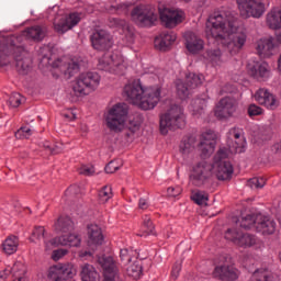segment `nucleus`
Wrapping results in <instances>:
<instances>
[{"label": "nucleus", "mask_w": 281, "mask_h": 281, "mask_svg": "<svg viewBox=\"0 0 281 281\" xmlns=\"http://www.w3.org/2000/svg\"><path fill=\"white\" fill-rule=\"evenodd\" d=\"M97 87H100V75L97 72H83L72 82V91L77 98L89 95Z\"/></svg>", "instance_id": "obj_6"}, {"label": "nucleus", "mask_w": 281, "mask_h": 281, "mask_svg": "<svg viewBox=\"0 0 281 281\" xmlns=\"http://www.w3.org/2000/svg\"><path fill=\"white\" fill-rule=\"evenodd\" d=\"M10 273H13L14 278L19 281V278H25V266L21 261L15 262L11 270L5 269L0 272V279L5 280Z\"/></svg>", "instance_id": "obj_32"}, {"label": "nucleus", "mask_w": 281, "mask_h": 281, "mask_svg": "<svg viewBox=\"0 0 281 281\" xmlns=\"http://www.w3.org/2000/svg\"><path fill=\"white\" fill-rule=\"evenodd\" d=\"M203 80H205L203 75H196L194 72H190L186 77V82L189 89H196V87H201V85H203Z\"/></svg>", "instance_id": "obj_37"}, {"label": "nucleus", "mask_w": 281, "mask_h": 281, "mask_svg": "<svg viewBox=\"0 0 281 281\" xmlns=\"http://www.w3.org/2000/svg\"><path fill=\"white\" fill-rule=\"evenodd\" d=\"M238 109V102L229 97H225L217 103L214 115L217 120H229L236 113Z\"/></svg>", "instance_id": "obj_14"}, {"label": "nucleus", "mask_w": 281, "mask_h": 281, "mask_svg": "<svg viewBox=\"0 0 281 281\" xmlns=\"http://www.w3.org/2000/svg\"><path fill=\"white\" fill-rule=\"evenodd\" d=\"M257 54L260 58H271L273 52H276V44L273 43V37H261L257 41Z\"/></svg>", "instance_id": "obj_23"}, {"label": "nucleus", "mask_w": 281, "mask_h": 281, "mask_svg": "<svg viewBox=\"0 0 281 281\" xmlns=\"http://www.w3.org/2000/svg\"><path fill=\"white\" fill-rule=\"evenodd\" d=\"M138 207H139V210H148V207H149L148 200L140 198L138 200Z\"/></svg>", "instance_id": "obj_64"}, {"label": "nucleus", "mask_w": 281, "mask_h": 281, "mask_svg": "<svg viewBox=\"0 0 281 281\" xmlns=\"http://www.w3.org/2000/svg\"><path fill=\"white\" fill-rule=\"evenodd\" d=\"M55 229L58 233L67 234L74 231V222L68 216H61L55 223Z\"/></svg>", "instance_id": "obj_35"}, {"label": "nucleus", "mask_w": 281, "mask_h": 281, "mask_svg": "<svg viewBox=\"0 0 281 281\" xmlns=\"http://www.w3.org/2000/svg\"><path fill=\"white\" fill-rule=\"evenodd\" d=\"M103 120L112 133H122L126 126L131 133H137L143 122L139 114L128 117V104L126 103H116L109 108L103 115Z\"/></svg>", "instance_id": "obj_3"}, {"label": "nucleus", "mask_w": 281, "mask_h": 281, "mask_svg": "<svg viewBox=\"0 0 281 281\" xmlns=\"http://www.w3.org/2000/svg\"><path fill=\"white\" fill-rule=\"evenodd\" d=\"M195 146H196L195 137L184 138L180 144V153H182V155H190V153L194 150Z\"/></svg>", "instance_id": "obj_40"}, {"label": "nucleus", "mask_w": 281, "mask_h": 281, "mask_svg": "<svg viewBox=\"0 0 281 281\" xmlns=\"http://www.w3.org/2000/svg\"><path fill=\"white\" fill-rule=\"evenodd\" d=\"M79 258H83V260H91V258H93V252L81 250L79 251Z\"/></svg>", "instance_id": "obj_63"}, {"label": "nucleus", "mask_w": 281, "mask_h": 281, "mask_svg": "<svg viewBox=\"0 0 281 281\" xmlns=\"http://www.w3.org/2000/svg\"><path fill=\"white\" fill-rule=\"evenodd\" d=\"M256 229L261 234H276V222L262 214H257Z\"/></svg>", "instance_id": "obj_28"}, {"label": "nucleus", "mask_w": 281, "mask_h": 281, "mask_svg": "<svg viewBox=\"0 0 281 281\" xmlns=\"http://www.w3.org/2000/svg\"><path fill=\"white\" fill-rule=\"evenodd\" d=\"M113 199V189L110 186L103 187L99 191V202L109 203V200Z\"/></svg>", "instance_id": "obj_49"}, {"label": "nucleus", "mask_w": 281, "mask_h": 281, "mask_svg": "<svg viewBox=\"0 0 281 281\" xmlns=\"http://www.w3.org/2000/svg\"><path fill=\"white\" fill-rule=\"evenodd\" d=\"M254 98L258 104L266 106V109H278V99H276V95L270 93V91L266 88H259Z\"/></svg>", "instance_id": "obj_21"}, {"label": "nucleus", "mask_w": 281, "mask_h": 281, "mask_svg": "<svg viewBox=\"0 0 281 281\" xmlns=\"http://www.w3.org/2000/svg\"><path fill=\"white\" fill-rule=\"evenodd\" d=\"M229 157V150L223 147L220 148L216 155L214 156L213 164V175L218 179V181H228L234 175V167L232 162L227 160Z\"/></svg>", "instance_id": "obj_5"}, {"label": "nucleus", "mask_w": 281, "mask_h": 281, "mask_svg": "<svg viewBox=\"0 0 281 281\" xmlns=\"http://www.w3.org/2000/svg\"><path fill=\"white\" fill-rule=\"evenodd\" d=\"M110 27H119L123 30V41L125 45L131 46L135 43V29L128 26L126 21L117 18H110Z\"/></svg>", "instance_id": "obj_20"}, {"label": "nucleus", "mask_w": 281, "mask_h": 281, "mask_svg": "<svg viewBox=\"0 0 281 281\" xmlns=\"http://www.w3.org/2000/svg\"><path fill=\"white\" fill-rule=\"evenodd\" d=\"M222 56L223 53L221 52V48H210L206 50V58L207 60L212 61L213 65H218Z\"/></svg>", "instance_id": "obj_47"}, {"label": "nucleus", "mask_w": 281, "mask_h": 281, "mask_svg": "<svg viewBox=\"0 0 281 281\" xmlns=\"http://www.w3.org/2000/svg\"><path fill=\"white\" fill-rule=\"evenodd\" d=\"M88 245L90 247H100L104 243V234L98 224H89L87 226Z\"/></svg>", "instance_id": "obj_24"}, {"label": "nucleus", "mask_w": 281, "mask_h": 281, "mask_svg": "<svg viewBox=\"0 0 281 281\" xmlns=\"http://www.w3.org/2000/svg\"><path fill=\"white\" fill-rule=\"evenodd\" d=\"M167 194L168 196H179V194H181V187H169Z\"/></svg>", "instance_id": "obj_61"}, {"label": "nucleus", "mask_w": 281, "mask_h": 281, "mask_svg": "<svg viewBox=\"0 0 281 281\" xmlns=\"http://www.w3.org/2000/svg\"><path fill=\"white\" fill-rule=\"evenodd\" d=\"M67 254H69V250L61 248V249H57L54 250L52 254V258L53 260H55V262H58V260H60V258H65V256H67Z\"/></svg>", "instance_id": "obj_57"}, {"label": "nucleus", "mask_w": 281, "mask_h": 281, "mask_svg": "<svg viewBox=\"0 0 281 281\" xmlns=\"http://www.w3.org/2000/svg\"><path fill=\"white\" fill-rule=\"evenodd\" d=\"M124 93L127 102L142 109V111H153L161 100V88L159 86H145L140 80L125 85Z\"/></svg>", "instance_id": "obj_2"}, {"label": "nucleus", "mask_w": 281, "mask_h": 281, "mask_svg": "<svg viewBox=\"0 0 281 281\" xmlns=\"http://www.w3.org/2000/svg\"><path fill=\"white\" fill-rule=\"evenodd\" d=\"M186 126V114L181 105H171L167 113L160 115V133L168 135V131H177Z\"/></svg>", "instance_id": "obj_4"}, {"label": "nucleus", "mask_w": 281, "mask_h": 281, "mask_svg": "<svg viewBox=\"0 0 281 281\" xmlns=\"http://www.w3.org/2000/svg\"><path fill=\"white\" fill-rule=\"evenodd\" d=\"M61 269V277L65 280H69V278H74L76 276V268L71 263H59Z\"/></svg>", "instance_id": "obj_48"}, {"label": "nucleus", "mask_w": 281, "mask_h": 281, "mask_svg": "<svg viewBox=\"0 0 281 281\" xmlns=\"http://www.w3.org/2000/svg\"><path fill=\"white\" fill-rule=\"evenodd\" d=\"M80 276L82 281H100V273L89 263L81 266Z\"/></svg>", "instance_id": "obj_34"}, {"label": "nucleus", "mask_w": 281, "mask_h": 281, "mask_svg": "<svg viewBox=\"0 0 281 281\" xmlns=\"http://www.w3.org/2000/svg\"><path fill=\"white\" fill-rule=\"evenodd\" d=\"M225 238L226 240H231V243H234V245H236L237 247H243L244 249L260 245V239H258L256 236L248 233H243L237 228L227 229L225 233Z\"/></svg>", "instance_id": "obj_10"}, {"label": "nucleus", "mask_w": 281, "mask_h": 281, "mask_svg": "<svg viewBox=\"0 0 281 281\" xmlns=\"http://www.w3.org/2000/svg\"><path fill=\"white\" fill-rule=\"evenodd\" d=\"M191 199L196 205H207L210 195L205 191H195L192 193Z\"/></svg>", "instance_id": "obj_45"}, {"label": "nucleus", "mask_w": 281, "mask_h": 281, "mask_svg": "<svg viewBox=\"0 0 281 281\" xmlns=\"http://www.w3.org/2000/svg\"><path fill=\"white\" fill-rule=\"evenodd\" d=\"M258 215H247L241 218L240 221V227L244 229H256V225H258Z\"/></svg>", "instance_id": "obj_46"}, {"label": "nucleus", "mask_w": 281, "mask_h": 281, "mask_svg": "<svg viewBox=\"0 0 281 281\" xmlns=\"http://www.w3.org/2000/svg\"><path fill=\"white\" fill-rule=\"evenodd\" d=\"M213 276L223 281H234L238 280L240 272L233 266H217L213 272Z\"/></svg>", "instance_id": "obj_26"}, {"label": "nucleus", "mask_w": 281, "mask_h": 281, "mask_svg": "<svg viewBox=\"0 0 281 281\" xmlns=\"http://www.w3.org/2000/svg\"><path fill=\"white\" fill-rule=\"evenodd\" d=\"M91 43L92 47L99 52L110 49V47L113 46V40L111 38V35L104 30L95 31L91 35Z\"/></svg>", "instance_id": "obj_19"}, {"label": "nucleus", "mask_w": 281, "mask_h": 281, "mask_svg": "<svg viewBox=\"0 0 281 281\" xmlns=\"http://www.w3.org/2000/svg\"><path fill=\"white\" fill-rule=\"evenodd\" d=\"M48 278L52 281H64L63 271L60 269V263L49 268Z\"/></svg>", "instance_id": "obj_50"}, {"label": "nucleus", "mask_w": 281, "mask_h": 281, "mask_svg": "<svg viewBox=\"0 0 281 281\" xmlns=\"http://www.w3.org/2000/svg\"><path fill=\"white\" fill-rule=\"evenodd\" d=\"M266 25L270 30H281V10L274 8L266 14Z\"/></svg>", "instance_id": "obj_31"}, {"label": "nucleus", "mask_w": 281, "mask_h": 281, "mask_svg": "<svg viewBox=\"0 0 281 281\" xmlns=\"http://www.w3.org/2000/svg\"><path fill=\"white\" fill-rule=\"evenodd\" d=\"M184 45L190 54H199L205 47V42L193 32L184 33Z\"/></svg>", "instance_id": "obj_25"}, {"label": "nucleus", "mask_w": 281, "mask_h": 281, "mask_svg": "<svg viewBox=\"0 0 281 281\" xmlns=\"http://www.w3.org/2000/svg\"><path fill=\"white\" fill-rule=\"evenodd\" d=\"M241 19H261L267 12L265 0H236Z\"/></svg>", "instance_id": "obj_8"}, {"label": "nucleus", "mask_w": 281, "mask_h": 281, "mask_svg": "<svg viewBox=\"0 0 281 281\" xmlns=\"http://www.w3.org/2000/svg\"><path fill=\"white\" fill-rule=\"evenodd\" d=\"M79 175H85V177H91L95 175V167L83 165L79 169Z\"/></svg>", "instance_id": "obj_56"}, {"label": "nucleus", "mask_w": 281, "mask_h": 281, "mask_svg": "<svg viewBox=\"0 0 281 281\" xmlns=\"http://www.w3.org/2000/svg\"><path fill=\"white\" fill-rule=\"evenodd\" d=\"M53 67L60 68V72L65 76H68V78H71V76L78 74L80 71V65L78 61L70 60L67 65H63V61L60 59H57L53 63Z\"/></svg>", "instance_id": "obj_29"}, {"label": "nucleus", "mask_w": 281, "mask_h": 281, "mask_svg": "<svg viewBox=\"0 0 281 281\" xmlns=\"http://www.w3.org/2000/svg\"><path fill=\"white\" fill-rule=\"evenodd\" d=\"M175 41H177V34L175 32H164L155 38L154 45L159 52H167Z\"/></svg>", "instance_id": "obj_27"}, {"label": "nucleus", "mask_w": 281, "mask_h": 281, "mask_svg": "<svg viewBox=\"0 0 281 281\" xmlns=\"http://www.w3.org/2000/svg\"><path fill=\"white\" fill-rule=\"evenodd\" d=\"M80 236L76 234L61 235L55 238H49L47 235L44 238V250L53 251L56 247H80Z\"/></svg>", "instance_id": "obj_11"}, {"label": "nucleus", "mask_w": 281, "mask_h": 281, "mask_svg": "<svg viewBox=\"0 0 281 281\" xmlns=\"http://www.w3.org/2000/svg\"><path fill=\"white\" fill-rule=\"evenodd\" d=\"M160 20L165 26L172 30V27H177V25L186 21V12L179 9H165L160 13Z\"/></svg>", "instance_id": "obj_15"}, {"label": "nucleus", "mask_w": 281, "mask_h": 281, "mask_svg": "<svg viewBox=\"0 0 281 281\" xmlns=\"http://www.w3.org/2000/svg\"><path fill=\"white\" fill-rule=\"evenodd\" d=\"M134 23H137L139 27H150L157 21V14L150 8L139 5L134 8L131 13Z\"/></svg>", "instance_id": "obj_12"}, {"label": "nucleus", "mask_w": 281, "mask_h": 281, "mask_svg": "<svg viewBox=\"0 0 281 281\" xmlns=\"http://www.w3.org/2000/svg\"><path fill=\"white\" fill-rule=\"evenodd\" d=\"M19 249V237L16 236H9L3 243H2V250L7 256H12V254H16V250Z\"/></svg>", "instance_id": "obj_36"}, {"label": "nucleus", "mask_w": 281, "mask_h": 281, "mask_svg": "<svg viewBox=\"0 0 281 281\" xmlns=\"http://www.w3.org/2000/svg\"><path fill=\"white\" fill-rule=\"evenodd\" d=\"M80 194V187L74 184L66 190V196H76Z\"/></svg>", "instance_id": "obj_60"}, {"label": "nucleus", "mask_w": 281, "mask_h": 281, "mask_svg": "<svg viewBox=\"0 0 281 281\" xmlns=\"http://www.w3.org/2000/svg\"><path fill=\"white\" fill-rule=\"evenodd\" d=\"M34 131L30 126H22L15 132L16 139H30Z\"/></svg>", "instance_id": "obj_54"}, {"label": "nucleus", "mask_w": 281, "mask_h": 281, "mask_svg": "<svg viewBox=\"0 0 281 281\" xmlns=\"http://www.w3.org/2000/svg\"><path fill=\"white\" fill-rule=\"evenodd\" d=\"M143 229L144 234H138V236H148L149 234H153V232H155V225H153V221L148 215H145L143 217Z\"/></svg>", "instance_id": "obj_51"}, {"label": "nucleus", "mask_w": 281, "mask_h": 281, "mask_svg": "<svg viewBox=\"0 0 281 281\" xmlns=\"http://www.w3.org/2000/svg\"><path fill=\"white\" fill-rule=\"evenodd\" d=\"M248 115L250 117H254L256 115H262V108L256 105V104H251L248 108Z\"/></svg>", "instance_id": "obj_58"}, {"label": "nucleus", "mask_w": 281, "mask_h": 281, "mask_svg": "<svg viewBox=\"0 0 281 281\" xmlns=\"http://www.w3.org/2000/svg\"><path fill=\"white\" fill-rule=\"evenodd\" d=\"M98 262L103 269V281H115V279L117 278V265H115V260H113V257H98Z\"/></svg>", "instance_id": "obj_17"}, {"label": "nucleus", "mask_w": 281, "mask_h": 281, "mask_svg": "<svg viewBox=\"0 0 281 281\" xmlns=\"http://www.w3.org/2000/svg\"><path fill=\"white\" fill-rule=\"evenodd\" d=\"M176 87H177V94L180 98V100H186L190 95V86H188V82H183V80L178 79L176 81Z\"/></svg>", "instance_id": "obj_41"}, {"label": "nucleus", "mask_w": 281, "mask_h": 281, "mask_svg": "<svg viewBox=\"0 0 281 281\" xmlns=\"http://www.w3.org/2000/svg\"><path fill=\"white\" fill-rule=\"evenodd\" d=\"M98 67L99 69H101V71H110V74H116L117 76H122V74L126 71L128 63L120 53H105L99 59Z\"/></svg>", "instance_id": "obj_7"}, {"label": "nucleus", "mask_w": 281, "mask_h": 281, "mask_svg": "<svg viewBox=\"0 0 281 281\" xmlns=\"http://www.w3.org/2000/svg\"><path fill=\"white\" fill-rule=\"evenodd\" d=\"M209 97L204 95L202 98H198L191 102V106L193 109V114L198 115L203 113V110L207 106Z\"/></svg>", "instance_id": "obj_39"}, {"label": "nucleus", "mask_w": 281, "mask_h": 281, "mask_svg": "<svg viewBox=\"0 0 281 281\" xmlns=\"http://www.w3.org/2000/svg\"><path fill=\"white\" fill-rule=\"evenodd\" d=\"M82 14L78 12H72L66 16L57 14L54 19V29L58 34H65L69 30H74L78 23H80Z\"/></svg>", "instance_id": "obj_13"}, {"label": "nucleus", "mask_w": 281, "mask_h": 281, "mask_svg": "<svg viewBox=\"0 0 281 281\" xmlns=\"http://www.w3.org/2000/svg\"><path fill=\"white\" fill-rule=\"evenodd\" d=\"M214 166L207 161L198 162L190 175L189 181L195 188H203L214 177Z\"/></svg>", "instance_id": "obj_9"}, {"label": "nucleus", "mask_w": 281, "mask_h": 281, "mask_svg": "<svg viewBox=\"0 0 281 281\" xmlns=\"http://www.w3.org/2000/svg\"><path fill=\"white\" fill-rule=\"evenodd\" d=\"M206 38L221 43L229 54H238L247 43V30L238 21L227 19L221 13H213L205 24Z\"/></svg>", "instance_id": "obj_1"}, {"label": "nucleus", "mask_w": 281, "mask_h": 281, "mask_svg": "<svg viewBox=\"0 0 281 281\" xmlns=\"http://www.w3.org/2000/svg\"><path fill=\"white\" fill-rule=\"evenodd\" d=\"M248 74L255 80H269L271 78V67L267 61H258L248 67Z\"/></svg>", "instance_id": "obj_22"}, {"label": "nucleus", "mask_w": 281, "mask_h": 281, "mask_svg": "<svg viewBox=\"0 0 281 281\" xmlns=\"http://www.w3.org/2000/svg\"><path fill=\"white\" fill-rule=\"evenodd\" d=\"M216 148V133L214 131H206L202 134V139L199 144L201 157L204 159L210 157Z\"/></svg>", "instance_id": "obj_16"}, {"label": "nucleus", "mask_w": 281, "mask_h": 281, "mask_svg": "<svg viewBox=\"0 0 281 281\" xmlns=\"http://www.w3.org/2000/svg\"><path fill=\"white\" fill-rule=\"evenodd\" d=\"M127 276H130V278H134L135 280H137V278H140L142 276V262L139 260H135L133 263H127Z\"/></svg>", "instance_id": "obj_42"}, {"label": "nucleus", "mask_w": 281, "mask_h": 281, "mask_svg": "<svg viewBox=\"0 0 281 281\" xmlns=\"http://www.w3.org/2000/svg\"><path fill=\"white\" fill-rule=\"evenodd\" d=\"M266 184L267 180L265 178H251L247 182L248 188H251V190H260Z\"/></svg>", "instance_id": "obj_53"}, {"label": "nucleus", "mask_w": 281, "mask_h": 281, "mask_svg": "<svg viewBox=\"0 0 281 281\" xmlns=\"http://www.w3.org/2000/svg\"><path fill=\"white\" fill-rule=\"evenodd\" d=\"M229 137L233 139L232 144L228 145V155L232 153L233 155H236L238 153H245V137L243 136V130L238 127L231 128Z\"/></svg>", "instance_id": "obj_18"}, {"label": "nucleus", "mask_w": 281, "mask_h": 281, "mask_svg": "<svg viewBox=\"0 0 281 281\" xmlns=\"http://www.w3.org/2000/svg\"><path fill=\"white\" fill-rule=\"evenodd\" d=\"M180 272H181V262L178 261L172 267V270H171L172 278H175V279L179 278Z\"/></svg>", "instance_id": "obj_62"}, {"label": "nucleus", "mask_w": 281, "mask_h": 281, "mask_svg": "<svg viewBox=\"0 0 281 281\" xmlns=\"http://www.w3.org/2000/svg\"><path fill=\"white\" fill-rule=\"evenodd\" d=\"M16 60V69L19 74H27L30 69L32 68V59L30 57H23V58H15Z\"/></svg>", "instance_id": "obj_43"}, {"label": "nucleus", "mask_w": 281, "mask_h": 281, "mask_svg": "<svg viewBox=\"0 0 281 281\" xmlns=\"http://www.w3.org/2000/svg\"><path fill=\"white\" fill-rule=\"evenodd\" d=\"M117 170H120V166H117V161H110L105 166L106 175H113V172H117Z\"/></svg>", "instance_id": "obj_59"}, {"label": "nucleus", "mask_w": 281, "mask_h": 281, "mask_svg": "<svg viewBox=\"0 0 281 281\" xmlns=\"http://www.w3.org/2000/svg\"><path fill=\"white\" fill-rule=\"evenodd\" d=\"M46 34H47V29L41 25L31 26L23 31V36H25V38H29L30 41H36V42L43 41Z\"/></svg>", "instance_id": "obj_30"}, {"label": "nucleus", "mask_w": 281, "mask_h": 281, "mask_svg": "<svg viewBox=\"0 0 281 281\" xmlns=\"http://www.w3.org/2000/svg\"><path fill=\"white\" fill-rule=\"evenodd\" d=\"M47 236V232L45 231V227L43 226H35L29 240L30 243H40L42 238L45 239Z\"/></svg>", "instance_id": "obj_44"}, {"label": "nucleus", "mask_w": 281, "mask_h": 281, "mask_svg": "<svg viewBox=\"0 0 281 281\" xmlns=\"http://www.w3.org/2000/svg\"><path fill=\"white\" fill-rule=\"evenodd\" d=\"M249 281H278V278L273 276V272L267 268H258L255 270Z\"/></svg>", "instance_id": "obj_33"}, {"label": "nucleus", "mask_w": 281, "mask_h": 281, "mask_svg": "<svg viewBox=\"0 0 281 281\" xmlns=\"http://www.w3.org/2000/svg\"><path fill=\"white\" fill-rule=\"evenodd\" d=\"M10 65V57L8 56V48L5 45L0 44V67Z\"/></svg>", "instance_id": "obj_55"}, {"label": "nucleus", "mask_w": 281, "mask_h": 281, "mask_svg": "<svg viewBox=\"0 0 281 281\" xmlns=\"http://www.w3.org/2000/svg\"><path fill=\"white\" fill-rule=\"evenodd\" d=\"M24 100L25 98H23L21 93L14 92L9 98V106H11V109H18V106H21V104H23Z\"/></svg>", "instance_id": "obj_52"}, {"label": "nucleus", "mask_w": 281, "mask_h": 281, "mask_svg": "<svg viewBox=\"0 0 281 281\" xmlns=\"http://www.w3.org/2000/svg\"><path fill=\"white\" fill-rule=\"evenodd\" d=\"M137 256H139V254L137 252V250H134L133 248L121 249L120 258H121L122 262H124L125 265H131L133 259L137 260Z\"/></svg>", "instance_id": "obj_38"}]
</instances>
